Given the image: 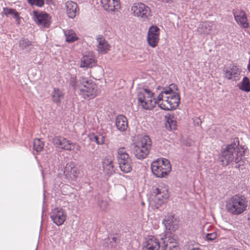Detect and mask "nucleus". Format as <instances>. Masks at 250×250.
<instances>
[{
    "label": "nucleus",
    "instance_id": "obj_1",
    "mask_svg": "<svg viewBox=\"0 0 250 250\" xmlns=\"http://www.w3.org/2000/svg\"><path fill=\"white\" fill-rule=\"evenodd\" d=\"M247 147L245 146H239V141L237 138L233 139V142L228 145L222 151L219 157V160L222 165L227 166L233 160L238 164V167L241 166L242 156L244 155Z\"/></svg>",
    "mask_w": 250,
    "mask_h": 250
},
{
    "label": "nucleus",
    "instance_id": "obj_2",
    "mask_svg": "<svg viewBox=\"0 0 250 250\" xmlns=\"http://www.w3.org/2000/svg\"><path fill=\"white\" fill-rule=\"evenodd\" d=\"M71 84L75 89L80 91V94L85 99L95 98L98 94L97 85L85 78H81L76 82L72 81Z\"/></svg>",
    "mask_w": 250,
    "mask_h": 250
},
{
    "label": "nucleus",
    "instance_id": "obj_3",
    "mask_svg": "<svg viewBox=\"0 0 250 250\" xmlns=\"http://www.w3.org/2000/svg\"><path fill=\"white\" fill-rule=\"evenodd\" d=\"M247 207V201L245 197L242 195H235L226 200V208L227 211L234 215L243 212Z\"/></svg>",
    "mask_w": 250,
    "mask_h": 250
},
{
    "label": "nucleus",
    "instance_id": "obj_4",
    "mask_svg": "<svg viewBox=\"0 0 250 250\" xmlns=\"http://www.w3.org/2000/svg\"><path fill=\"white\" fill-rule=\"evenodd\" d=\"M151 168L153 174L159 178L166 177L171 171L170 162L166 159L153 162Z\"/></svg>",
    "mask_w": 250,
    "mask_h": 250
},
{
    "label": "nucleus",
    "instance_id": "obj_5",
    "mask_svg": "<svg viewBox=\"0 0 250 250\" xmlns=\"http://www.w3.org/2000/svg\"><path fill=\"white\" fill-rule=\"evenodd\" d=\"M159 107L165 110H172L176 109L180 104V97L178 93H172L167 95H164V98L158 100Z\"/></svg>",
    "mask_w": 250,
    "mask_h": 250
},
{
    "label": "nucleus",
    "instance_id": "obj_6",
    "mask_svg": "<svg viewBox=\"0 0 250 250\" xmlns=\"http://www.w3.org/2000/svg\"><path fill=\"white\" fill-rule=\"evenodd\" d=\"M152 93L147 89L141 90L138 94V99L140 105L145 109L153 108L156 104H158V97L157 99H152Z\"/></svg>",
    "mask_w": 250,
    "mask_h": 250
},
{
    "label": "nucleus",
    "instance_id": "obj_7",
    "mask_svg": "<svg viewBox=\"0 0 250 250\" xmlns=\"http://www.w3.org/2000/svg\"><path fill=\"white\" fill-rule=\"evenodd\" d=\"M117 160L121 170L128 173L132 168V159L125 151V147H121L117 151Z\"/></svg>",
    "mask_w": 250,
    "mask_h": 250
},
{
    "label": "nucleus",
    "instance_id": "obj_8",
    "mask_svg": "<svg viewBox=\"0 0 250 250\" xmlns=\"http://www.w3.org/2000/svg\"><path fill=\"white\" fill-rule=\"evenodd\" d=\"M131 11L134 16L142 21H148L151 16L150 8L142 2L134 3L131 7Z\"/></svg>",
    "mask_w": 250,
    "mask_h": 250
},
{
    "label": "nucleus",
    "instance_id": "obj_9",
    "mask_svg": "<svg viewBox=\"0 0 250 250\" xmlns=\"http://www.w3.org/2000/svg\"><path fill=\"white\" fill-rule=\"evenodd\" d=\"M233 14L237 23L243 28L249 27L248 20L245 12L240 9L233 10Z\"/></svg>",
    "mask_w": 250,
    "mask_h": 250
},
{
    "label": "nucleus",
    "instance_id": "obj_10",
    "mask_svg": "<svg viewBox=\"0 0 250 250\" xmlns=\"http://www.w3.org/2000/svg\"><path fill=\"white\" fill-rule=\"evenodd\" d=\"M159 28L157 26H151L148 32L147 41L148 44L152 47L157 46L159 41Z\"/></svg>",
    "mask_w": 250,
    "mask_h": 250
},
{
    "label": "nucleus",
    "instance_id": "obj_11",
    "mask_svg": "<svg viewBox=\"0 0 250 250\" xmlns=\"http://www.w3.org/2000/svg\"><path fill=\"white\" fill-rule=\"evenodd\" d=\"M161 239L163 241L162 250H178V243L173 237L165 235Z\"/></svg>",
    "mask_w": 250,
    "mask_h": 250
},
{
    "label": "nucleus",
    "instance_id": "obj_12",
    "mask_svg": "<svg viewBox=\"0 0 250 250\" xmlns=\"http://www.w3.org/2000/svg\"><path fill=\"white\" fill-rule=\"evenodd\" d=\"M33 18L35 22L39 26L48 27L50 25L49 17L45 13H39L36 11L33 12Z\"/></svg>",
    "mask_w": 250,
    "mask_h": 250
},
{
    "label": "nucleus",
    "instance_id": "obj_13",
    "mask_svg": "<svg viewBox=\"0 0 250 250\" xmlns=\"http://www.w3.org/2000/svg\"><path fill=\"white\" fill-rule=\"evenodd\" d=\"M66 215L62 208H56L51 212V218L57 226L62 225L66 220Z\"/></svg>",
    "mask_w": 250,
    "mask_h": 250
},
{
    "label": "nucleus",
    "instance_id": "obj_14",
    "mask_svg": "<svg viewBox=\"0 0 250 250\" xmlns=\"http://www.w3.org/2000/svg\"><path fill=\"white\" fill-rule=\"evenodd\" d=\"M153 193L155 194V202L159 205L165 203L169 197L167 188L166 187L156 188Z\"/></svg>",
    "mask_w": 250,
    "mask_h": 250
},
{
    "label": "nucleus",
    "instance_id": "obj_15",
    "mask_svg": "<svg viewBox=\"0 0 250 250\" xmlns=\"http://www.w3.org/2000/svg\"><path fill=\"white\" fill-rule=\"evenodd\" d=\"M63 173L67 179L75 180L79 173V170L77 167L75 166L74 163L71 162L66 164Z\"/></svg>",
    "mask_w": 250,
    "mask_h": 250
},
{
    "label": "nucleus",
    "instance_id": "obj_16",
    "mask_svg": "<svg viewBox=\"0 0 250 250\" xmlns=\"http://www.w3.org/2000/svg\"><path fill=\"white\" fill-rule=\"evenodd\" d=\"M160 248L159 240L154 236H151L144 242L142 250H159Z\"/></svg>",
    "mask_w": 250,
    "mask_h": 250
},
{
    "label": "nucleus",
    "instance_id": "obj_17",
    "mask_svg": "<svg viewBox=\"0 0 250 250\" xmlns=\"http://www.w3.org/2000/svg\"><path fill=\"white\" fill-rule=\"evenodd\" d=\"M65 7L68 17L71 19H73L76 16L77 13L79 10L77 4L73 1L66 2Z\"/></svg>",
    "mask_w": 250,
    "mask_h": 250
},
{
    "label": "nucleus",
    "instance_id": "obj_18",
    "mask_svg": "<svg viewBox=\"0 0 250 250\" xmlns=\"http://www.w3.org/2000/svg\"><path fill=\"white\" fill-rule=\"evenodd\" d=\"M224 76L228 80H230L233 77H237L240 75V70L235 65H230L224 68Z\"/></svg>",
    "mask_w": 250,
    "mask_h": 250
},
{
    "label": "nucleus",
    "instance_id": "obj_19",
    "mask_svg": "<svg viewBox=\"0 0 250 250\" xmlns=\"http://www.w3.org/2000/svg\"><path fill=\"white\" fill-rule=\"evenodd\" d=\"M103 167L106 174L110 175L114 173L115 169L113 166V159L111 156L104 158L103 161Z\"/></svg>",
    "mask_w": 250,
    "mask_h": 250
},
{
    "label": "nucleus",
    "instance_id": "obj_20",
    "mask_svg": "<svg viewBox=\"0 0 250 250\" xmlns=\"http://www.w3.org/2000/svg\"><path fill=\"white\" fill-rule=\"evenodd\" d=\"M132 151L135 157L139 160L146 158L149 153L150 150L143 148L136 145H132Z\"/></svg>",
    "mask_w": 250,
    "mask_h": 250
},
{
    "label": "nucleus",
    "instance_id": "obj_21",
    "mask_svg": "<svg viewBox=\"0 0 250 250\" xmlns=\"http://www.w3.org/2000/svg\"><path fill=\"white\" fill-rule=\"evenodd\" d=\"M101 3L104 9L113 12L119 8V2L117 0H101Z\"/></svg>",
    "mask_w": 250,
    "mask_h": 250
},
{
    "label": "nucleus",
    "instance_id": "obj_22",
    "mask_svg": "<svg viewBox=\"0 0 250 250\" xmlns=\"http://www.w3.org/2000/svg\"><path fill=\"white\" fill-rule=\"evenodd\" d=\"M96 61L93 55L89 54L84 56L81 60V67H92L95 65Z\"/></svg>",
    "mask_w": 250,
    "mask_h": 250
},
{
    "label": "nucleus",
    "instance_id": "obj_23",
    "mask_svg": "<svg viewBox=\"0 0 250 250\" xmlns=\"http://www.w3.org/2000/svg\"><path fill=\"white\" fill-rule=\"evenodd\" d=\"M116 125L118 130L125 131L128 127V123L126 118L123 115L117 116L116 119Z\"/></svg>",
    "mask_w": 250,
    "mask_h": 250
},
{
    "label": "nucleus",
    "instance_id": "obj_24",
    "mask_svg": "<svg viewBox=\"0 0 250 250\" xmlns=\"http://www.w3.org/2000/svg\"><path fill=\"white\" fill-rule=\"evenodd\" d=\"M98 45L97 50L99 53H105L110 49V45L102 36L98 37L97 38Z\"/></svg>",
    "mask_w": 250,
    "mask_h": 250
},
{
    "label": "nucleus",
    "instance_id": "obj_25",
    "mask_svg": "<svg viewBox=\"0 0 250 250\" xmlns=\"http://www.w3.org/2000/svg\"><path fill=\"white\" fill-rule=\"evenodd\" d=\"M151 140L148 136H144L141 138L140 140L135 145L143 148L150 150L151 147Z\"/></svg>",
    "mask_w": 250,
    "mask_h": 250
},
{
    "label": "nucleus",
    "instance_id": "obj_26",
    "mask_svg": "<svg viewBox=\"0 0 250 250\" xmlns=\"http://www.w3.org/2000/svg\"><path fill=\"white\" fill-rule=\"evenodd\" d=\"M213 23L211 22H203L199 25L197 31L200 34H208L212 30Z\"/></svg>",
    "mask_w": 250,
    "mask_h": 250
},
{
    "label": "nucleus",
    "instance_id": "obj_27",
    "mask_svg": "<svg viewBox=\"0 0 250 250\" xmlns=\"http://www.w3.org/2000/svg\"><path fill=\"white\" fill-rule=\"evenodd\" d=\"M52 101L57 105L61 104V100L63 99V94L58 88H54L51 94Z\"/></svg>",
    "mask_w": 250,
    "mask_h": 250
},
{
    "label": "nucleus",
    "instance_id": "obj_28",
    "mask_svg": "<svg viewBox=\"0 0 250 250\" xmlns=\"http://www.w3.org/2000/svg\"><path fill=\"white\" fill-rule=\"evenodd\" d=\"M166 127L168 130H172L176 128V121L174 119L173 116L169 115L168 117L166 116Z\"/></svg>",
    "mask_w": 250,
    "mask_h": 250
},
{
    "label": "nucleus",
    "instance_id": "obj_29",
    "mask_svg": "<svg viewBox=\"0 0 250 250\" xmlns=\"http://www.w3.org/2000/svg\"><path fill=\"white\" fill-rule=\"evenodd\" d=\"M173 89L177 90V87L173 83L169 85L168 88L164 89L159 94L158 96V99L160 100L164 98V95H167V94H170L172 93H176L173 92Z\"/></svg>",
    "mask_w": 250,
    "mask_h": 250
},
{
    "label": "nucleus",
    "instance_id": "obj_30",
    "mask_svg": "<svg viewBox=\"0 0 250 250\" xmlns=\"http://www.w3.org/2000/svg\"><path fill=\"white\" fill-rule=\"evenodd\" d=\"M66 41L68 42H73L78 39L75 32L72 30H67L64 31Z\"/></svg>",
    "mask_w": 250,
    "mask_h": 250
},
{
    "label": "nucleus",
    "instance_id": "obj_31",
    "mask_svg": "<svg viewBox=\"0 0 250 250\" xmlns=\"http://www.w3.org/2000/svg\"><path fill=\"white\" fill-rule=\"evenodd\" d=\"M239 88L245 92H250V81L246 77H244L242 81L238 84Z\"/></svg>",
    "mask_w": 250,
    "mask_h": 250
},
{
    "label": "nucleus",
    "instance_id": "obj_32",
    "mask_svg": "<svg viewBox=\"0 0 250 250\" xmlns=\"http://www.w3.org/2000/svg\"><path fill=\"white\" fill-rule=\"evenodd\" d=\"M166 228H168L169 229H175L177 228V224H175L174 217L169 216L167 219H166L163 222Z\"/></svg>",
    "mask_w": 250,
    "mask_h": 250
},
{
    "label": "nucleus",
    "instance_id": "obj_33",
    "mask_svg": "<svg viewBox=\"0 0 250 250\" xmlns=\"http://www.w3.org/2000/svg\"><path fill=\"white\" fill-rule=\"evenodd\" d=\"M89 137L91 141L95 142L98 145L103 144L105 140V137L101 134L95 135L92 133L90 134Z\"/></svg>",
    "mask_w": 250,
    "mask_h": 250
},
{
    "label": "nucleus",
    "instance_id": "obj_34",
    "mask_svg": "<svg viewBox=\"0 0 250 250\" xmlns=\"http://www.w3.org/2000/svg\"><path fill=\"white\" fill-rule=\"evenodd\" d=\"M3 14H4L6 16L10 15L12 16H13V17L14 19H15L17 21L19 20L20 18L19 17V13L14 9L4 8H3Z\"/></svg>",
    "mask_w": 250,
    "mask_h": 250
},
{
    "label": "nucleus",
    "instance_id": "obj_35",
    "mask_svg": "<svg viewBox=\"0 0 250 250\" xmlns=\"http://www.w3.org/2000/svg\"><path fill=\"white\" fill-rule=\"evenodd\" d=\"M44 144L40 139H35L33 142L34 149L37 152L41 151L43 148Z\"/></svg>",
    "mask_w": 250,
    "mask_h": 250
},
{
    "label": "nucleus",
    "instance_id": "obj_36",
    "mask_svg": "<svg viewBox=\"0 0 250 250\" xmlns=\"http://www.w3.org/2000/svg\"><path fill=\"white\" fill-rule=\"evenodd\" d=\"M64 139L65 138L63 137L57 136L53 138L52 143L56 147L61 148V146H62Z\"/></svg>",
    "mask_w": 250,
    "mask_h": 250
},
{
    "label": "nucleus",
    "instance_id": "obj_37",
    "mask_svg": "<svg viewBox=\"0 0 250 250\" xmlns=\"http://www.w3.org/2000/svg\"><path fill=\"white\" fill-rule=\"evenodd\" d=\"M105 241H106V244H108L110 245V248H115L116 247L117 244L119 243L120 239L116 237H112L111 240H110L109 239H105Z\"/></svg>",
    "mask_w": 250,
    "mask_h": 250
},
{
    "label": "nucleus",
    "instance_id": "obj_38",
    "mask_svg": "<svg viewBox=\"0 0 250 250\" xmlns=\"http://www.w3.org/2000/svg\"><path fill=\"white\" fill-rule=\"evenodd\" d=\"M71 144L72 142L65 138L64 141L63 142L62 146H61V148L66 150L71 151L72 150V148H71Z\"/></svg>",
    "mask_w": 250,
    "mask_h": 250
},
{
    "label": "nucleus",
    "instance_id": "obj_39",
    "mask_svg": "<svg viewBox=\"0 0 250 250\" xmlns=\"http://www.w3.org/2000/svg\"><path fill=\"white\" fill-rule=\"evenodd\" d=\"M27 2L31 5L41 7L44 4V0H27Z\"/></svg>",
    "mask_w": 250,
    "mask_h": 250
},
{
    "label": "nucleus",
    "instance_id": "obj_40",
    "mask_svg": "<svg viewBox=\"0 0 250 250\" xmlns=\"http://www.w3.org/2000/svg\"><path fill=\"white\" fill-rule=\"evenodd\" d=\"M20 47L24 49L26 47L31 45V42L27 39L23 38L20 41Z\"/></svg>",
    "mask_w": 250,
    "mask_h": 250
},
{
    "label": "nucleus",
    "instance_id": "obj_41",
    "mask_svg": "<svg viewBox=\"0 0 250 250\" xmlns=\"http://www.w3.org/2000/svg\"><path fill=\"white\" fill-rule=\"evenodd\" d=\"M217 237V234L215 232L210 233H207L206 235V238L208 241H213Z\"/></svg>",
    "mask_w": 250,
    "mask_h": 250
},
{
    "label": "nucleus",
    "instance_id": "obj_42",
    "mask_svg": "<svg viewBox=\"0 0 250 250\" xmlns=\"http://www.w3.org/2000/svg\"><path fill=\"white\" fill-rule=\"evenodd\" d=\"M71 148H72V150H74L76 153H77L78 151H80L81 150L80 146L78 144L72 142Z\"/></svg>",
    "mask_w": 250,
    "mask_h": 250
},
{
    "label": "nucleus",
    "instance_id": "obj_43",
    "mask_svg": "<svg viewBox=\"0 0 250 250\" xmlns=\"http://www.w3.org/2000/svg\"><path fill=\"white\" fill-rule=\"evenodd\" d=\"M161 1L165 3L171 2L173 0H160Z\"/></svg>",
    "mask_w": 250,
    "mask_h": 250
},
{
    "label": "nucleus",
    "instance_id": "obj_44",
    "mask_svg": "<svg viewBox=\"0 0 250 250\" xmlns=\"http://www.w3.org/2000/svg\"><path fill=\"white\" fill-rule=\"evenodd\" d=\"M225 250H238L237 249H234L233 248H228Z\"/></svg>",
    "mask_w": 250,
    "mask_h": 250
},
{
    "label": "nucleus",
    "instance_id": "obj_45",
    "mask_svg": "<svg viewBox=\"0 0 250 250\" xmlns=\"http://www.w3.org/2000/svg\"><path fill=\"white\" fill-rule=\"evenodd\" d=\"M248 69L249 70V71H250V58L249 59V63L248 65Z\"/></svg>",
    "mask_w": 250,
    "mask_h": 250
},
{
    "label": "nucleus",
    "instance_id": "obj_46",
    "mask_svg": "<svg viewBox=\"0 0 250 250\" xmlns=\"http://www.w3.org/2000/svg\"><path fill=\"white\" fill-rule=\"evenodd\" d=\"M106 244V242L104 244V245H105V246ZM106 246H108V245H106Z\"/></svg>",
    "mask_w": 250,
    "mask_h": 250
},
{
    "label": "nucleus",
    "instance_id": "obj_47",
    "mask_svg": "<svg viewBox=\"0 0 250 250\" xmlns=\"http://www.w3.org/2000/svg\"><path fill=\"white\" fill-rule=\"evenodd\" d=\"M106 250H109V248H108L107 249H106Z\"/></svg>",
    "mask_w": 250,
    "mask_h": 250
}]
</instances>
